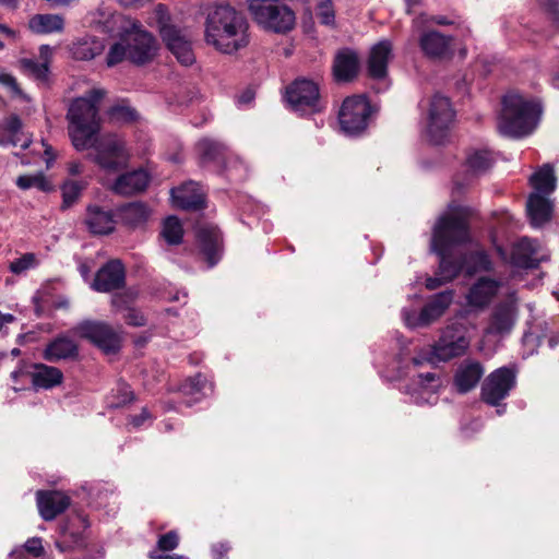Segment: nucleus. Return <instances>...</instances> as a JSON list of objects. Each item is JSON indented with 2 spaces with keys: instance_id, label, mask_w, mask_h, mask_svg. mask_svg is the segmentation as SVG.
Wrapping results in <instances>:
<instances>
[{
  "instance_id": "obj_1",
  "label": "nucleus",
  "mask_w": 559,
  "mask_h": 559,
  "mask_svg": "<svg viewBox=\"0 0 559 559\" xmlns=\"http://www.w3.org/2000/svg\"><path fill=\"white\" fill-rule=\"evenodd\" d=\"M468 210L451 204L449 212L437 221L431 238V251L439 255V270L435 277H428L426 287L435 290L455 278L463 270V261L452 260L453 247L469 240Z\"/></svg>"
},
{
  "instance_id": "obj_2",
  "label": "nucleus",
  "mask_w": 559,
  "mask_h": 559,
  "mask_svg": "<svg viewBox=\"0 0 559 559\" xmlns=\"http://www.w3.org/2000/svg\"><path fill=\"white\" fill-rule=\"evenodd\" d=\"M248 22L230 5L215 7L204 22V40L223 53H235L249 45Z\"/></svg>"
},
{
  "instance_id": "obj_3",
  "label": "nucleus",
  "mask_w": 559,
  "mask_h": 559,
  "mask_svg": "<svg viewBox=\"0 0 559 559\" xmlns=\"http://www.w3.org/2000/svg\"><path fill=\"white\" fill-rule=\"evenodd\" d=\"M105 94L102 88H93L86 95L75 98L70 104L67 112L68 132L76 151L87 150L91 145V139L99 133L98 103Z\"/></svg>"
},
{
  "instance_id": "obj_4",
  "label": "nucleus",
  "mask_w": 559,
  "mask_h": 559,
  "mask_svg": "<svg viewBox=\"0 0 559 559\" xmlns=\"http://www.w3.org/2000/svg\"><path fill=\"white\" fill-rule=\"evenodd\" d=\"M540 114L542 107L539 103L526 100L519 94H508L502 100L498 130L504 136H525L535 129Z\"/></svg>"
},
{
  "instance_id": "obj_5",
  "label": "nucleus",
  "mask_w": 559,
  "mask_h": 559,
  "mask_svg": "<svg viewBox=\"0 0 559 559\" xmlns=\"http://www.w3.org/2000/svg\"><path fill=\"white\" fill-rule=\"evenodd\" d=\"M248 9L253 21L269 32L286 34L296 24L295 12L282 0H250Z\"/></svg>"
},
{
  "instance_id": "obj_6",
  "label": "nucleus",
  "mask_w": 559,
  "mask_h": 559,
  "mask_svg": "<svg viewBox=\"0 0 559 559\" xmlns=\"http://www.w3.org/2000/svg\"><path fill=\"white\" fill-rule=\"evenodd\" d=\"M90 148L88 159L108 174L120 171L127 165L129 155L126 143L117 134H96L91 139Z\"/></svg>"
},
{
  "instance_id": "obj_7",
  "label": "nucleus",
  "mask_w": 559,
  "mask_h": 559,
  "mask_svg": "<svg viewBox=\"0 0 559 559\" xmlns=\"http://www.w3.org/2000/svg\"><path fill=\"white\" fill-rule=\"evenodd\" d=\"M469 344L466 325L455 321L442 330L439 340L431 346L432 356L437 361H448L464 355Z\"/></svg>"
},
{
  "instance_id": "obj_8",
  "label": "nucleus",
  "mask_w": 559,
  "mask_h": 559,
  "mask_svg": "<svg viewBox=\"0 0 559 559\" xmlns=\"http://www.w3.org/2000/svg\"><path fill=\"white\" fill-rule=\"evenodd\" d=\"M454 119L450 99L436 94L429 104L427 135L436 145L443 144L449 136V129Z\"/></svg>"
},
{
  "instance_id": "obj_9",
  "label": "nucleus",
  "mask_w": 559,
  "mask_h": 559,
  "mask_svg": "<svg viewBox=\"0 0 559 559\" xmlns=\"http://www.w3.org/2000/svg\"><path fill=\"white\" fill-rule=\"evenodd\" d=\"M75 334L91 341L105 354H116L121 348V334L100 321H83L74 328Z\"/></svg>"
},
{
  "instance_id": "obj_10",
  "label": "nucleus",
  "mask_w": 559,
  "mask_h": 559,
  "mask_svg": "<svg viewBox=\"0 0 559 559\" xmlns=\"http://www.w3.org/2000/svg\"><path fill=\"white\" fill-rule=\"evenodd\" d=\"M121 39L127 45L128 59L131 62L140 66L153 59L156 50L155 39L139 22H133L121 35Z\"/></svg>"
},
{
  "instance_id": "obj_11",
  "label": "nucleus",
  "mask_w": 559,
  "mask_h": 559,
  "mask_svg": "<svg viewBox=\"0 0 559 559\" xmlns=\"http://www.w3.org/2000/svg\"><path fill=\"white\" fill-rule=\"evenodd\" d=\"M519 306L515 292L507 295V298L498 302L491 310L488 325L485 329L487 335L506 336L511 333L518 320Z\"/></svg>"
},
{
  "instance_id": "obj_12",
  "label": "nucleus",
  "mask_w": 559,
  "mask_h": 559,
  "mask_svg": "<svg viewBox=\"0 0 559 559\" xmlns=\"http://www.w3.org/2000/svg\"><path fill=\"white\" fill-rule=\"evenodd\" d=\"M516 383V371L509 367H501L492 371L481 386V399L491 406H498Z\"/></svg>"
},
{
  "instance_id": "obj_13",
  "label": "nucleus",
  "mask_w": 559,
  "mask_h": 559,
  "mask_svg": "<svg viewBox=\"0 0 559 559\" xmlns=\"http://www.w3.org/2000/svg\"><path fill=\"white\" fill-rule=\"evenodd\" d=\"M369 115L370 105L364 96L348 97L340 110V124L347 134H358L366 129Z\"/></svg>"
},
{
  "instance_id": "obj_14",
  "label": "nucleus",
  "mask_w": 559,
  "mask_h": 559,
  "mask_svg": "<svg viewBox=\"0 0 559 559\" xmlns=\"http://www.w3.org/2000/svg\"><path fill=\"white\" fill-rule=\"evenodd\" d=\"M287 100L296 111H319L320 90L318 83L306 79L296 80L287 90Z\"/></svg>"
},
{
  "instance_id": "obj_15",
  "label": "nucleus",
  "mask_w": 559,
  "mask_h": 559,
  "mask_svg": "<svg viewBox=\"0 0 559 559\" xmlns=\"http://www.w3.org/2000/svg\"><path fill=\"white\" fill-rule=\"evenodd\" d=\"M453 290H444L437 294L420 311L404 314L406 324L411 328L427 326L439 319L453 301Z\"/></svg>"
},
{
  "instance_id": "obj_16",
  "label": "nucleus",
  "mask_w": 559,
  "mask_h": 559,
  "mask_svg": "<svg viewBox=\"0 0 559 559\" xmlns=\"http://www.w3.org/2000/svg\"><path fill=\"white\" fill-rule=\"evenodd\" d=\"M160 37L167 48L183 66H191L195 61L190 38L174 25L163 24L159 28Z\"/></svg>"
},
{
  "instance_id": "obj_17",
  "label": "nucleus",
  "mask_w": 559,
  "mask_h": 559,
  "mask_svg": "<svg viewBox=\"0 0 559 559\" xmlns=\"http://www.w3.org/2000/svg\"><path fill=\"white\" fill-rule=\"evenodd\" d=\"M453 37L438 31H423L418 45L424 56L430 60H445L453 56Z\"/></svg>"
},
{
  "instance_id": "obj_18",
  "label": "nucleus",
  "mask_w": 559,
  "mask_h": 559,
  "mask_svg": "<svg viewBox=\"0 0 559 559\" xmlns=\"http://www.w3.org/2000/svg\"><path fill=\"white\" fill-rule=\"evenodd\" d=\"M126 271L120 260H110L95 274L91 287L98 293H109L124 286Z\"/></svg>"
},
{
  "instance_id": "obj_19",
  "label": "nucleus",
  "mask_w": 559,
  "mask_h": 559,
  "mask_svg": "<svg viewBox=\"0 0 559 559\" xmlns=\"http://www.w3.org/2000/svg\"><path fill=\"white\" fill-rule=\"evenodd\" d=\"M543 259L544 255L540 253L539 243L530 238L524 237L520 239L512 248L511 262L518 267H537Z\"/></svg>"
},
{
  "instance_id": "obj_20",
  "label": "nucleus",
  "mask_w": 559,
  "mask_h": 559,
  "mask_svg": "<svg viewBox=\"0 0 559 559\" xmlns=\"http://www.w3.org/2000/svg\"><path fill=\"white\" fill-rule=\"evenodd\" d=\"M51 57L52 48L48 45H41L39 47L40 61H36L32 58H23L19 60V68L25 75L34 79L38 83L47 84Z\"/></svg>"
},
{
  "instance_id": "obj_21",
  "label": "nucleus",
  "mask_w": 559,
  "mask_h": 559,
  "mask_svg": "<svg viewBox=\"0 0 559 559\" xmlns=\"http://www.w3.org/2000/svg\"><path fill=\"white\" fill-rule=\"evenodd\" d=\"M70 506V498L60 491H38L37 507L45 521H52Z\"/></svg>"
},
{
  "instance_id": "obj_22",
  "label": "nucleus",
  "mask_w": 559,
  "mask_h": 559,
  "mask_svg": "<svg viewBox=\"0 0 559 559\" xmlns=\"http://www.w3.org/2000/svg\"><path fill=\"white\" fill-rule=\"evenodd\" d=\"M171 198L175 206L186 211L201 210L205 205L204 193L194 182L171 189Z\"/></svg>"
},
{
  "instance_id": "obj_23",
  "label": "nucleus",
  "mask_w": 559,
  "mask_h": 559,
  "mask_svg": "<svg viewBox=\"0 0 559 559\" xmlns=\"http://www.w3.org/2000/svg\"><path fill=\"white\" fill-rule=\"evenodd\" d=\"M500 287L501 282L489 277H480L468 290L466 296L468 305L480 309L487 307Z\"/></svg>"
},
{
  "instance_id": "obj_24",
  "label": "nucleus",
  "mask_w": 559,
  "mask_h": 559,
  "mask_svg": "<svg viewBox=\"0 0 559 559\" xmlns=\"http://www.w3.org/2000/svg\"><path fill=\"white\" fill-rule=\"evenodd\" d=\"M484 367L476 360L466 359L457 368L454 374V385L460 393L473 390L484 376Z\"/></svg>"
},
{
  "instance_id": "obj_25",
  "label": "nucleus",
  "mask_w": 559,
  "mask_h": 559,
  "mask_svg": "<svg viewBox=\"0 0 559 559\" xmlns=\"http://www.w3.org/2000/svg\"><path fill=\"white\" fill-rule=\"evenodd\" d=\"M84 223L93 235H109L116 227L112 212L106 211L98 205H90L86 209Z\"/></svg>"
},
{
  "instance_id": "obj_26",
  "label": "nucleus",
  "mask_w": 559,
  "mask_h": 559,
  "mask_svg": "<svg viewBox=\"0 0 559 559\" xmlns=\"http://www.w3.org/2000/svg\"><path fill=\"white\" fill-rule=\"evenodd\" d=\"M148 182V174L143 169H138L119 176L111 189L115 193L120 195H132L144 191Z\"/></svg>"
},
{
  "instance_id": "obj_27",
  "label": "nucleus",
  "mask_w": 559,
  "mask_h": 559,
  "mask_svg": "<svg viewBox=\"0 0 559 559\" xmlns=\"http://www.w3.org/2000/svg\"><path fill=\"white\" fill-rule=\"evenodd\" d=\"M392 56V44L383 39L376 44L369 55L368 73L373 79H382L386 75L388 62Z\"/></svg>"
},
{
  "instance_id": "obj_28",
  "label": "nucleus",
  "mask_w": 559,
  "mask_h": 559,
  "mask_svg": "<svg viewBox=\"0 0 559 559\" xmlns=\"http://www.w3.org/2000/svg\"><path fill=\"white\" fill-rule=\"evenodd\" d=\"M105 49V44L102 39L84 35L74 39L69 45V52L75 60L88 61L100 55Z\"/></svg>"
},
{
  "instance_id": "obj_29",
  "label": "nucleus",
  "mask_w": 559,
  "mask_h": 559,
  "mask_svg": "<svg viewBox=\"0 0 559 559\" xmlns=\"http://www.w3.org/2000/svg\"><path fill=\"white\" fill-rule=\"evenodd\" d=\"M359 68L358 56L350 49H343L337 52L333 63V73L338 82H348L353 80Z\"/></svg>"
},
{
  "instance_id": "obj_30",
  "label": "nucleus",
  "mask_w": 559,
  "mask_h": 559,
  "mask_svg": "<svg viewBox=\"0 0 559 559\" xmlns=\"http://www.w3.org/2000/svg\"><path fill=\"white\" fill-rule=\"evenodd\" d=\"M198 241L210 266L217 263L221 246V233L216 227L206 226L198 229Z\"/></svg>"
},
{
  "instance_id": "obj_31",
  "label": "nucleus",
  "mask_w": 559,
  "mask_h": 559,
  "mask_svg": "<svg viewBox=\"0 0 559 559\" xmlns=\"http://www.w3.org/2000/svg\"><path fill=\"white\" fill-rule=\"evenodd\" d=\"M79 348L75 342L67 336H60L51 341L44 350V358L50 362L75 358Z\"/></svg>"
},
{
  "instance_id": "obj_32",
  "label": "nucleus",
  "mask_w": 559,
  "mask_h": 559,
  "mask_svg": "<svg viewBox=\"0 0 559 559\" xmlns=\"http://www.w3.org/2000/svg\"><path fill=\"white\" fill-rule=\"evenodd\" d=\"M31 380L36 390H49L62 383L63 374L57 367L36 364L31 372Z\"/></svg>"
},
{
  "instance_id": "obj_33",
  "label": "nucleus",
  "mask_w": 559,
  "mask_h": 559,
  "mask_svg": "<svg viewBox=\"0 0 559 559\" xmlns=\"http://www.w3.org/2000/svg\"><path fill=\"white\" fill-rule=\"evenodd\" d=\"M526 209L531 219V224L534 227H539L544 225L551 217V202L546 197L540 195L538 193H532L528 197Z\"/></svg>"
},
{
  "instance_id": "obj_34",
  "label": "nucleus",
  "mask_w": 559,
  "mask_h": 559,
  "mask_svg": "<svg viewBox=\"0 0 559 559\" xmlns=\"http://www.w3.org/2000/svg\"><path fill=\"white\" fill-rule=\"evenodd\" d=\"M440 386L439 378L433 372L419 373L414 377L407 388V392L415 397L416 403L421 402L420 395L435 394Z\"/></svg>"
},
{
  "instance_id": "obj_35",
  "label": "nucleus",
  "mask_w": 559,
  "mask_h": 559,
  "mask_svg": "<svg viewBox=\"0 0 559 559\" xmlns=\"http://www.w3.org/2000/svg\"><path fill=\"white\" fill-rule=\"evenodd\" d=\"M63 27L64 20L59 14H35L28 21V28L35 34L60 33Z\"/></svg>"
},
{
  "instance_id": "obj_36",
  "label": "nucleus",
  "mask_w": 559,
  "mask_h": 559,
  "mask_svg": "<svg viewBox=\"0 0 559 559\" xmlns=\"http://www.w3.org/2000/svg\"><path fill=\"white\" fill-rule=\"evenodd\" d=\"M148 207L140 202L126 204L118 209V215L121 222L129 227H139L150 217Z\"/></svg>"
},
{
  "instance_id": "obj_37",
  "label": "nucleus",
  "mask_w": 559,
  "mask_h": 559,
  "mask_svg": "<svg viewBox=\"0 0 559 559\" xmlns=\"http://www.w3.org/2000/svg\"><path fill=\"white\" fill-rule=\"evenodd\" d=\"M530 181L533 188L536 190L535 193L544 197L552 193L557 185L554 167L550 164L543 165L531 176Z\"/></svg>"
},
{
  "instance_id": "obj_38",
  "label": "nucleus",
  "mask_w": 559,
  "mask_h": 559,
  "mask_svg": "<svg viewBox=\"0 0 559 559\" xmlns=\"http://www.w3.org/2000/svg\"><path fill=\"white\" fill-rule=\"evenodd\" d=\"M454 260L463 261V269L465 267L467 275H473L477 272H490L492 271V262L484 250H477L468 255H460Z\"/></svg>"
},
{
  "instance_id": "obj_39",
  "label": "nucleus",
  "mask_w": 559,
  "mask_h": 559,
  "mask_svg": "<svg viewBox=\"0 0 559 559\" xmlns=\"http://www.w3.org/2000/svg\"><path fill=\"white\" fill-rule=\"evenodd\" d=\"M85 546V536L82 532L68 525L62 526L56 547L61 551H70Z\"/></svg>"
},
{
  "instance_id": "obj_40",
  "label": "nucleus",
  "mask_w": 559,
  "mask_h": 559,
  "mask_svg": "<svg viewBox=\"0 0 559 559\" xmlns=\"http://www.w3.org/2000/svg\"><path fill=\"white\" fill-rule=\"evenodd\" d=\"M493 164V158L489 151L477 150L468 154L466 165L474 175H480L487 171Z\"/></svg>"
},
{
  "instance_id": "obj_41",
  "label": "nucleus",
  "mask_w": 559,
  "mask_h": 559,
  "mask_svg": "<svg viewBox=\"0 0 559 559\" xmlns=\"http://www.w3.org/2000/svg\"><path fill=\"white\" fill-rule=\"evenodd\" d=\"M162 237L168 245H179L183 237V228L176 216H169L164 221Z\"/></svg>"
},
{
  "instance_id": "obj_42",
  "label": "nucleus",
  "mask_w": 559,
  "mask_h": 559,
  "mask_svg": "<svg viewBox=\"0 0 559 559\" xmlns=\"http://www.w3.org/2000/svg\"><path fill=\"white\" fill-rule=\"evenodd\" d=\"M206 378L201 373L195 374L194 377L188 378L181 385L180 392H182L186 396L193 397V401L197 402L200 400L201 395H204V390L206 389Z\"/></svg>"
},
{
  "instance_id": "obj_43",
  "label": "nucleus",
  "mask_w": 559,
  "mask_h": 559,
  "mask_svg": "<svg viewBox=\"0 0 559 559\" xmlns=\"http://www.w3.org/2000/svg\"><path fill=\"white\" fill-rule=\"evenodd\" d=\"M86 186L87 182L84 180H67L61 187L63 207H69L76 202Z\"/></svg>"
},
{
  "instance_id": "obj_44",
  "label": "nucleus",
  "mask_w": 559,
  "mask_h": 559,
  "mask_svg": "<svg viewBox=\"0 0 559 559\" xmlns=\"http://www.w3.org/2000/svg\"><path fill=\"white\" fill-rule=\"evenodd\" d=\"M314 11L322 25L335 26V10L332 0H314Z\"/></svg>"
},
{
  "instance_id": "obj_45",
  "label": "nucleus",
  "mask_w": 559,
  "mask_h": 559,
  "mask_svg": "<svg viewBox=\"0 0 559 559\" xmlns=\"http://www.w3.org/2000/svg\"><path fill=\"white\" fill-rule=\"evenodd\" d=\"M16 186L20 189L26 190L29 188H37L41 191H48L50 189L49 182L46 180L43 174L35 175H23L17 177Z\"/></svg>"
},
{
  "instance_id": "obj_46",
  "label": "nucleus",
  "mask_w": 559,
  "mask_h": 559,
  "mask_svg": "<svg viewBox=\"0 0 559 559\" xmlns=\"http://www.w3.org/2000/svg\"><path fill=\"white\" fill-rule=\"evenodd\" d=\"M430 23H435L438 25H452L454 22L450 19H448L444 15H431L428 16L427 14H419L413 20L412 27L416 32H420L424 29L425 26H427Z\"/></svg>"
},
{
  "instance_id": "obj_47",
  "label": "nucleus",
  "mask_w": 559,
  "mask_h": 559,
  "mask_svg": "<svg viewBox=\"0 0 559 559\" xmlns=\"http://www.w3.org/2000/svg\"><path fill=\"white\" fill-rule=\"evenodd\" d=\"M134 400V394L130 386L127 384L119 383L116 393L112 395V400L109 402L111 407H122Z\"/></svg>"
},
{
  "instance_id": "obj_48",
  "label": "nucleus",
  "mask_w": 559,
  "mask_h": 559,
  "mask_svg": "<svg viewBox=\"0 0 559 559\" xmlns=\"http://www.w3.org/2000/svg\"><path fill=\"white\" fill-rule=\"evenodd\" d=\"M124 58H128V48L126 43L121 39L109 48L106 57V63L108 67H114L120 63Z\"/></svg>"
},
{
  "instance_id": "obj_49",
  "label": "nucleus",
  "mask_w": 559,
  "mask_h": 559,
  "mask_svg": "<svg viewBox=\"0 0 559 559\" xmlns=\"http://www.w3.org/2000/svg\"><path fill=\"white\" fill-rule=\"evenodd\" d=\"M36 265V255L34 253H25L21 258L12 261L9 265V270L14 274H21Z\"/></svg>"
},
{
  "instance_id": "obj_50",
  "label": "nucleus",
  "mask_w": 559,
  "mask_h": 559,
  "mask_svg": "<svg viewBox=\"0 0 559 559\" xmlns=\"http://www.w3.org/2000/svg\"><path fill=\"white\" fill-rule=\"evenodd\" d=\"M222 146L210 139H203L198 143V151L204 159H214L221 153Z\"/></svg>"
},
{
  "instance_id": "obj_51",
  "label": "nucleus",
  "mask_w": 559,
  "mask_h": 559,
  "mask_svg": "<svg viewBox=\"0 0 559 559\" xmlns=\"http://www.w3.org/2000/svg\"><path fill=\"white\" fill-rule=\"evenodd\" d=\"M179 544V536L175 531H170L159 536L157 540V548L160 551H170L177 548Z\"/></svg>"
},
{
  "instance_id": "obj_52",
  "label": "nucleus",
  "mask_w": 559,
  "mask_h": 559,
  "mask_svg": "<svg viewBox=\"0 0 559 559\" xmlns=\"http://www.w3.org/2000/svg\"><path fill=\"white\" fill-rule=\"evenodd\" d=\"M122 318L127 322V324L131 326H144L146 324V319L143 313L136 308H126V313L122 314Z\"/></svg>"
},
{
  "instance_id": "obj_53",
  "label": "nucleus",
  "mask_w": 559,
  "mask_h": 559,
  "mask_svg": "<svg viewBox=\"0 0 559 559\" xmlns=\"http://www.w3.org/2000/svg\"><path fill=\"white\" fill-rule=\"evenodd\" d=\"M24 549L28 555H32L35 558L41 557L45 552L41 538L39 537L28 538L24 544Z\"/></svg>"
},
{
  "instance_id": "obj_54",
  "label": "nucleus",
  "mask_w": 559,
  "mask_h": 559,
  "mask_svg": "<svg viewBox=\"0 0 559 559\" xmlns=\"http://www.w3.org/2000/svg\"><path fill=\"white\" fill-rule=\"evenodd\" d=\"M1 129L8 131L11 135H19L22 132V121L17 116H11Z\"/></svg>"
},
{
  "instance_id": "obj_55",
  "label": "nucleus",
  "mask_w": 559,
  "mask_h": 559,
  "mask_svg": "<svg viewBox=\"0 0 559 559\" xmlns=\"http://www.w3.org/2000/svg\"><path fill=\"white\" fill-rule=\"evenodd\" d=\"M0 84L9 87L14 94H21L19 84L13 75L0 70Z\"/></svg>"
},
{
  "instance_id": "obj_56",
  "label": "nucleus",
  "mask_w": 559,
  "mask_h": 559,
  "mask_svg": "<svg viewBox=\"0 0 559 559\" xmlns=\"http://www.w3.org/2000/svg\"><path fill=\"white\" fill-rule=\"evenodd\" d=\"M111 305L117 309V311H121L123 313H126V308H131L128 305L127 295H115L111 299Z\"/></svg>"
},
{
  "instance_id": "obj_57",
  "label": "nucleus",
  "mask_w": 559,
  "mask_h": 559,
  "mask_svg": "<svg viewBox=\"0 0 559 559\" xmlns=\"http://www.w3.org/2000/svg\"><path fill=\"white\" fill-rule=\"evenodd\" d=\"M152 418L150 412L147 408H142L141 413L139 415H134L130 418V423L134 427L142 426L146 420H150Z\"/></svg>"
},
{
  "instance_id": "obj_58",
  "label": "nucleus",
  "mask_w": 559,
  "mask_h": 559,
  "mask_svg": "<svg viewBox=\"0 0 559 559\" xmlns=\"http://www.w3.org/2000/svg\"><path fill=\"white\" fill-rule=\"evenodd\" d=\"M230 547L226 544H217L213 546V555L215 559H227Z\"/></svg>"
},
{
  "instance_id": "obj_59",
  "label": "nucleus",
  "mask_w": 559,
  "mask_h": 559,
  "mask_svg": "<svg viewBox=\"0 0 559 559\" xmlns=\"http://www.w3.org/2000/svg\"><path fill=\"white\" fill-rule=\"evenodd\" d=\"M8 131L0 128V145L2 146H14L17 147V142H13V138Z\"/></svg>"
},
{
  "instance_id": "obj_60",
  "label": "nucleus",
  "mask_w": 559,
  "mask_h": 559,
  "mask_svg": "<svg viewBox=\"0 0 559 559\" xmlns=\"http://www.w3.org/2000/svg\"><path fill=\"white\" fill-rule=\"evenodd\" d=\"M436 360H437L436 357L432 356V349L426 356L418 355V356H415L412 358V362L414 364V366H421L426 361L435 362Z\"/></svg>"
},
{
  "instance_id": "obj_61",
  "label": "nucleus",
  "mask_w": 559,
  "mask_h": 559,
  "mask_svg": "<svg viewBox=\"0 0 559 559\" xmlns=\"http://www.w3.org/2000/svg\"><path fill=\"white\" fill-rule=\"evenodd\" d=\"M13 142H17V146L21 148H27L31 144V139L20 132L17 136L13 138Z\"/></svg>"
},
{
  "instance_id": "obj_62",
  "label": "nucleus",
  "mask_w": 559,
  "mask_h": 559,
  "mask_svg": "<svg viewBox=\"0 0 559 559\" xmlns=\"http://www.w3.org/2000/svg\"><path fill=\"white\" fill-rule=\"evenodd\" d=\"M68 171L72 176L80 175L83 171V165L80 162H70L68 164Z\"/></svg>"
},
{
  "instance_id": "obj_63",
  "label": "nucleus",
  "mask_w": 559,
  "mask_h": 559,
  "mask_svg": "<svg viewBox=\"0 0 559 559\" xmlns=\"http://www.w3.org/2000/svg\"><path fill=\"white\" fill-rule=\"evenodd\" d=\"M112 114L114 115H119V116H123L128 119H133L134 117V114L132 110H130L129 108H124V107H117V108H114L112 110Z\"/></svg>"
},
{
  "instance_id": "obj_64",
  "label": "nucleus",
  "mask_w": 559,
  "mask_h": 559,
  "mask_svg": "<svg viewBox=\"0 0 559 559\" xmlns=\"http://www.w3.org/2000/svg\"><path fill=\"white\" fill-rule=\"evenodd\" d=\"M0 32L4 34L7 37L12 38L13 40L17 38V32L10 28L5 24H0Z\"/></svg>"
}]
</instances>
